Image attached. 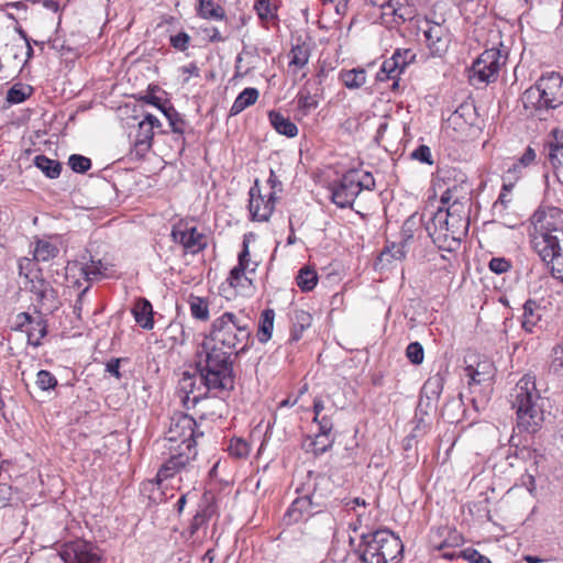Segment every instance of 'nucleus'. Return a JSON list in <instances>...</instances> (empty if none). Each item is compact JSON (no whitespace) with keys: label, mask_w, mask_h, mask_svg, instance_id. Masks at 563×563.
I'll return each mask as SVG.
<instances>
[{"label":"nucleus","mask_w":563,"mask_h":563,"mask_svg":"<svg viewBox=\"0 0 563 563\" xmlns=\"http://www.w3.org/2000/svg\"><path fill=\"white\" fill-rule=\"evenodd\" d=\"M552 366L554 371L563 372V344L554 349Z\"/></svg>","instance_id":"63"},{"label":"nucleus","mask_w":563,"mask_h":563,"mask_svg":"<svg viewBox=\"0 0 563 563\" xmlns=\"http://www.w3.org/2000/svg\"><path fill=\"white\" fill-rule=\"evenodd\" d=\"M194 383H192V377L191 376H185L183 378V386L181 388L186 390L187 393V400H190L192 401V404L196 406L198 404H201L206 400V397L205 395H201V394H194V389L190 388V390H187L188 386L192 387Z\"/></svg>","instance_id":"56"},{"label":"nucleus","mask_w":563,"mask_h":563,"mask_svg":"<svg viewBox=\"0 0 563 563\" xmlns=\"http://www.w3.org/2000/svg\"><path fill=\"white\" fill-rule=\"evenodd\" d=\"M406 255L405 245L393 243L387 246L380 254V260L390 262L391 260H402Z\"/></svg>","instance_id":"46"},{"label":"nucleus","mask_w":563,"mask_h":563,"mask_svg":"<svg viewBox=\"0 0 563 563\" xmlns=\"http://www.w3.org/2000/svg\"><path fill=\"white\" fill-rule=\"evenodd\" d=\"M474 107L470 103H463L461 104L450 117V120L454 123H457L460 119H463L465 122L471 119V117L474 113Z\"/></svg>","instance_id":"55"},{"label":"nucleus","mask_w":563,"mask_h":563,"mask_svg":"<svg viewBox=\"0 0 563 563\" xmlns=\"http://www.w3.org/2000/svg\"><path fill=\"white\" fill-rule=\"evenodd\" d=\"M33 320H34V318L31 314H29L27 312H21L16 316L15 329H19V330L25 329L26 330Z\"/></svg>","instance_id":"62"},{"label":"nucleus","mask_w":563,"mask_h":563,"mask_svg":"<svg viewBox=\"0 0 563 563\" xmlns=\"http://www.w3.org/2000/svg\"><path fill=\"white\" fill-rule=\"evenodd\" d=\"M515 456L523 462L530 463V470H537L541 461L543 460V455L539 453L536 449H531L528 446H523L516 450Z\"/></svg>","instance_id":"40"},{"label":"nucleus","mask_w":563,"mask_h":563,"mask_svg":"<svg viewBox=\"0 0 563 563\" xmlns=\"http://www.w3.org/2000/svg\"><path fill=\"white\" fill-rule=\"evenodd\" d=\"M27 333V342L33 346H38L41 344V340L47 333V324L42 316H37L34 318L30 327L26 329Z\"/></svg>","instance_id":"28"},{"label":"nucleus","mask_w":563,"mask_h":563,"mask_svg":"<svg viewBox=\"0 0 563 563\" xmlns=\"http://www.w3.org/2000/svg\"><path fill=\"white\" fill-rule=\"evenodd\" d=\"M423 35L427 47L433 57H442L448 52L451 33L446 25L426 20Z\"/></svg>","instance_id":"10"},{"label":"nucleus","mask_w":563,"mask_h":563,"mask_svg":"<svg viewBox=\"0 0 563 563\" xmlns=\"http://www.w3.org/2000/svg\"><path fill=\"white\" fill-rule=\"evenodd\" d=\"M406 356L408 360L415 364L419 365L423 362L424 352L423 347L419 342H411L408 344L406 349Z\"/></svg>","instance_id":"48"},{"label":"nucleus","mask_w":563,"mask_h":563,"mask_svg":"<svg viewBox=\"0 0 563 563\" xmlns=\"http://www.w3.org/2000/svg\"><path fill=\"white\" fill-rule=\"evenodd\" d=\"M462 188L453 186L448 188L441 196V203L449 214L451 233L454 235V243L460 242L466 235L470 225V198L467 194L461 195Z\"/></svg>","instance_id":"5"},{"label":"nucleus","mask_w":563,"mask_h":563,"mask_svg":"<svg viewBox=\"0 0 563 563\" xmlns=\"http://www.w3.org/2000/svg\"><path fill=\"white\" fill-rule=\"evenodd\" d=\"M310 58V48L307 44H297L289 52V68H303Z\"/></svg>","instance_id":"27"},{"label":"nucleus","mask_w":563,"mask_h":563,"mask_svg":"<svg viewBox=\"0 0 563 563\" xmlns=\"http://www.w3.org/2000/svg\"><path fill=\"white\" fill-rule=\"evenodd\" d=\"M462 558L471 563H492V561L481 554L477 550L468 548L461 551Z\"/></svg>","instance_id":"58"},{"label":"nucleus","mask_w":563,"mask_h":563,"mask_svg":"<svg viewBox=\"0 0 563 563\" xmlns=\"http://www.w3.org/2000/svg\"><path fill=\"white\" fill-rule=\"evenodd\" d=\"M162 112L167 118L174 133L183 134L185 132L186 122L174 107L162 108Z\"/></svg>","instance_id":"42"},{"label":"nucleus","mask_w":563,"mask_h":563,"mask_svg":"<svg viewBox=\"0 0 563 563\" xmlns=\"http://www.w3.org/2000/svg\"><path fill=\"white\" fill-rule=\"evenodd\" d=\"M189 307L191 316L201 321H206L209 318L208 302L201 297L191 296L189 299Z\"/></svg>","instance_id":"41"},{"label":"nucleus","mask_w":563,"mask_h":563,"mask_svg":"<svg viewBox=\"0 0 563 563\" xmlns=\"http://www.w3.org/2000/svg\"><path fill=\"white\" fill-rule=\"evenodd\" d=\"M360 192L363 189L372 190L375 186L373 176L369 173L358 174Z\"/></svg>","instance_id":"64"},{"label":"nucleus","mask_w":563,"mask_h":563,"mask_svg":"<svg viewBox=\"0 0 563 563\" xmlns=\"http://www.w3.org/2000/svg\"><path fill=\"white\" fill-rule=\"evenodd\" d=\"M250 205L249 209L252 214V219L256 221H268L271 218L274 207H275V197L274 194L271 192L268 198L265 199L261 194L257 187V181L255 186L250 190Z\"/></svg>","instance_id":"17"},{"label":"nucleus","mask_w":563,"mask_h":563,"mask_svg":"<svg viewBox=\"0 0 563 563\" xmlns=\"http://www.w3.org/2000/svg\"><path fill=\"white\" fill-rule=\"evenodd\" d=\"M252 323L243 311H225L213 319L196 361L200 382L208 391L218 395L234 388V360L249 350Z\"/></svg>","instance_id":"1"},{"label":"nucleus","mask_w":563,"mask_h":563,"mask_svg":"<svg viewBox=\"0 0 563 563\" xmlns=\"http://www.w3.org/2000/svg\"><path fill=\"white\" fill-rule=\"evenodd\" d=\"M165 448L169 451V457L157 472L158 482L170 478L176 473L180 472H185L186 474L191 472L197 473L192 465L197 455L196 449H178V446L175 445H167Z\"/></svg>","instance_id":"7"},{"label":"nucleus","mask_w":563,"mask_h":563,"mask_svg":"<svg viewBox=\"0 0 563 563\" xmlns=\"http://www.w3.org/2000/svg\"><path fill=\"white\" fill-rule=\"evenodd\" d=\"M58 254V249L48 241L40 240L34 250L36 261L48 262Z\"/></svg>","instance_id":"39"},{"label":"nucleus","mask_w":563,"mask_h":563,"mask_svg":"<svg viewBox=\"0 0 563 563\" xmlns=\"http://www.w3.org/2000/svg\"><path fill=\"white\" fill-rule=\"evenodd\" d=\"M438 534L440 537L446 534V537L440 542H435L434 540H432L431 542L433 550L455 549L461 547L464 542L462 534L459 533L456 530L442 528L438 530Z\"/></svg>","instance_id":"26"},{"label":"nucleus","mask_w":563,"mask_h":563,"mask_svg":"<svg viewBox=\"0 0 563 563\" xmlns=\"http://www.w3.org/2000/svg\"><path fill=\"white\" fill-rule=\"evenodd\" d=\"M536 156V151L530 146L527 147L521 157L508 167L507 174L517 177V175L521 173L522 168L530 166L534 162Z\"/></svg>","instance_id":"38"},{"label":"nucleus","mask_w":563,"mask_h":563,"mask_svg":"<svg viewBox=\"0 0 563 563\" xmlns=\"http://www.w3.org/2000/svg\"><path fill=\"white\" fill-rule=\"evenodd\" d=\"M384 15H393L396 23L411 21L416 15V9L408 0H388L382 5Z\"/></svg>","instance_id":"19"},{"label":"nucleus","mask_w":563,"mask_h":563,"mask_svg":"<svg viewBox=\"0 0 563 563\" xmlns=\"http://www.w3.org/2000/svg\"><path fill=\"white\" fill-rule=\"evenodd\" d=\"M322 95L321 80H308L296 96L298 112L308 115L318 108Z\"/></svg>","instance_id":"15"},{"label":"nucleus","mask_w":563,"mask_h":563,"mask_svg":"<svg viewBox=\"0 0 563 563\" xmlns=\"http://www.w3.org/2000/svg\"><path fill=\"white\" fill-rule=\"evenodd\" d=\"M379 541V553L383 563H397L402 553L401 540L387 529L376 530Z\"/></svg>","instance_id":"16"},{"label":"nucleus","mask_w":563,"mask_h":563,"mask_svg":"<svg viewBox=\"0 0 563 563\" xmlns=\"http://www.w3.org/2000/svg\"><path fill=\"white\" fill-rule=\"evenodd\" d=\"M159 125H161V122L155 115L146 114L145 119L142 122H140V124H139V131H142L143 129L148 128L150 134H146L145 139L152 140L153 135H154L153 129L155 126H159Z\"/></svg>","instance_id":"61"},{"label":"nucleus","mask_w":563,"mask_h":563,"mask_svg":"<svg viewBox=\"0 0 563 563\" xmlns=\"http://www.w3.org/2000/svg\"><path fill=\"white\" fill-rule=\"evenodd\" d=\"M172 236L190 254H197L207 247V236L188 223L180 222L174 225Z\"/></svg>","instance_id":"11"},{"label":"nucleus","mask_w":563,"mask_h":563,"mask_svg":"<svg viewBox=\"0 0 563 563\" xmlns=\"http://www.w3.org/2000/svg\"><path fill=\"white\" fill-rule=\"evenodd\" d=\"M340 78L343 85L349 89H356L366 82V73L361 68H353L350 70H342Z\"/></svg>","instance_id":"31"},{"label":"nucleus","mask_w":563,"mask_h":563,"mask_svg":"<svg viewBox=\"0 0 563 563\" xmlns=\"http://www.w3.org/2000/svg\"><path fill=\"white\" fill-rule=\"evenodd\" d=\"M190 36L186 32H179L176 35L170 36V44L174 48L184 52L188 48Z\"/></svg>","instance_id":"59"},{"label":"nucleus","mask_w":563,"mask_h":563,"mask_svg":"<svg viewBox=\"0 0 563 563\" xmlns=\"http://www.w3.org/2000/svg\"><path fill=\"white\" fill-rule=\"evenodd\" d=\"M196 421L192 417L177 412L172 416L168 430L163 440V446L175 445L178 449H196L197 438L203 435L196 430Z\"/></svg>","instance_id":"6"},{"label":"nucleus","mask_w":563,"mask_h":563,"mask_svg":"<svg viewBox=\"0 0 563 563\" xmlns=\"http://www.w3.org/2000/svg\"><path fill=\"white\" fill-rule=\"evenodd\" d=\"M291 321V340L298 341L301 339L302 332L311 325L312 316L301 309H295L290 313Z\"/></svg>","instance_id":"22"},{"label":"nucleus","mask_w":563,"mask_h":563,"mask_svg":"<svg viewBox=\"0 0 563 563\" xmlns=\"http://www.w3.org/2000/svg\"><path fill=\"white\" fill-rule=\"evenodd\" d=\"M379 541L376 531L361 534L357 548L358 558L363 563H383L379 553Z\"/></svg>","instance_id":"18"},{"label":"nucleus","mask_w":563,"mask_h":563,"mask_svg":"<svg viewBox=\"0 0 563 563\" xmlns=\"http://www.w3.org/2000/svg\"><path fill=\"white\" fill-rule=\"evenodd\" d=\"M65 563H101L100 555L91 543L76 540L66 544L60 553Z\"/></svg>","instance_id":"14"},{"label":"nucleus","mask_w":563,"mask_h":563,"mask_svg":"<svg viewBox=\"0 0 563 563\" xmlns=\"http://www.w3.org/2000/svg\"><path fill=\"white\" fill-rule=\"evenodd\" d=\"M211 517V508L209 506L205 507L200 511H197V514L194 516L188 530L186 533H188V538H192L197 531L208 522V520Z\"/></svg>","instance_id":"43"},{"label":"nucleus","mask_w":563,"mask_h":563,"mask_svg":"<svg viewBox=\"0 0 563 563\" xmlns=\"http://www.w3.org/2000/svg\"><path fill=\"white\" fill-rule=\"evenodd\" d=\"M318 283L316 271L309 267H302L297 276V285L302 291L312 290Z\"/></svg>","instance_id":"36"},{"label":"nucleus","mask_w":563,"mask_h":563,"mask_svg":"<svg viewBox=\"0 0 563 563\" xmlns=\"http://www.w3.org/2000/svg\"><path fill=\"white\" fill-rule=\"evenodd\" d=\"M505 64V58L497 48L484 51L473 63L471 68V80L473 82L488 84L495 81L498 77L500 67Z\"/></svg>","instance_id":"8"},{"label":"nucleus","mask_w":563,"mask_h":563,"mask_svg":"<svg viewBox=\"0 0 563 563\" xmlns=\"http://www.w3.org/2000/svg\"><path fill=\"white\" fill-rule=\"evenodd\" d=\"M229 452L235 457H245L250 453V445L242 439H235L231 441Z\"/></svg>","instance_id":"51"},{"label":"nucleus","mask_w":563,"mask_h":563,"mask_svg":"<svg viewBox=\"0 0 563 563\" xmlns=\"http://www.w3.org/2000/svg\"><path fill=\"white\" fill-rule=\"evenodd\" d=\"M269 122L273 128L279 133L287 137H295L298 134L297 125L290 121L289 118L284 117L277 111H271L268 113Z\"/></svg>","instance_id":"23"},{"label":"nucleus","mask_w":563,"mask_h":563,"mask_svg":"<svg viewBox=\"0 0 563 563\" xmlns=\"http://www.w3.org/2000/svg\"><path fill=\"white\" fill-rule=\"evenodd\" d=\"M274 318L275 312L273 309H265L262 312L257 332L258 341L261 343H266L272 338L274 329Z\"/></svg>","instance_id":"30"},{"label":"nucleus","mask_w":563,"mask_h":563,"mask_svg":"<svg viewBox=\"0 0 563 563\" xmlns=\"http://www.w3.org/2000/svg\"><path fill=\"white\" fill-rule=\"evenodd\" d=\"M132 313L136 323L145 330H151L154 327L153 307L146 298H139L133 308Z\"/></svg>","instance_id":"20"},{"label":"nucleus","mask_w":563,"mask_h":563,"mask_svg":"<svg viewBox=\"0 0 563 563\" xmlns=\"http://www.w3.org/2000/svg\"><path fill=\"white\" fill-rule=\"evenodd\" d=\"M36 385L42 390H49L55 388L57 379L51 372L41 369L36 375Z\"/></svg>","instance_id":"49"},{"label":"nucleus","mask_w":563,"mask_h":563,"mask_svg":"<svg viewBox=\"0 0 563 563\" xmlns=\"http://www.w3.org/2000/svg\"><path fill=\"white\" fill-rule=\"evenodd\" d=\"M333 444V440L330 438V434L320 432L317 433L313 438L306 437L302 441V449L306 452H311L316 456L325 453Z\"/></svg>","instance_id":"21"},{"label":"nucleus","mask_w":563,"mask_h":563,"mask_svg":"<svg viewBox=\"0 0 563 563\" xmlns=\"http://www.w3.org/2000/svg\"><path fill=\"white\" fill-rule=\"evenodd\" d=\"M247 272V268L243 267L242 265H236L233 267L230 272V275L228 277V282L232 287H239L242 286V280L251 283V279H249L245 274Z\"/></svg>","instance_id":"50"},{"label":"nucleus","mask_w":563,"mask_h":563,"mask_svg":"<svg viewBox=\"0 0 563 563\" xmlns=\"http://www.w3.org/2000/svg\"><path fill=\"white\" fill-rule=\"evenodd\" d=\"M522 102L526 109H545L543 97L537 82L523 92Z\"/></svg>","instance_id":"35"},{"label":"nucleus","mask_w":563,"mask_h":563,"mask_svg":"<svg viewBox=\"0 0 563 563\" xmlns=\"http://www.w3.org/2000/svg\"><path fill=\"white\" fill-rule=\"evenodd\" d=\"M34 165L41 169L48 178H57L62 172V164L58 161L51 159L45 155H37L34 158Z\"/></svg>","instance_id":"32"},{"label":"nucleus","mask_w":563,"mask_h":563,"mask_svg":"<svg viewBox=\"0 0 563 563\" xmlns=\"http://www.w3.org/2000/svg\"><path fill=\"white\" fill-rule=\"evenodd\" d=\"M489 269L496 274H503L510 269L511 264L504 257H493L489 261Z\"/></svg>","instance_id":"60"},{"label":"nucleus","mask_w":563,"mask_h":563,"mask_svg":"<svg viewBox=\"0 0 563 563\" xmlns=\"http://www.w3.org/2000/svg\"><path fill=\"white\" fill-rule=\"evenodd\" d=\"M360 194L358 173L349 172L331 188V200L339 208H351Z\"/></svg>","instance_id":"9"},{"label":"nucleus","mask_w":563,"mask_h":563,"mask_svg":"<svg viewBox=\"0 0 563 563\" xmlns=\"http://www.w3.org/2000/svg\"><path fill=\"white\" fill-rule=\"evenodd\" d=\"M410 157L423 164H433L431 150L428 145L424 144L419 145L415 151H412Z\"/></svg>","instance_id":"52"},{"label":"nucleus","mask_w":563,"mask_h":563,"mask_svg":"<svg viewBox=\"0 0 563 563\" xmlns=\"http://www.w3.org/2000/svg\"><path fill=\"white\" fill-rule=\"evenodd\" d=\"M68 165L75 173L82 174L90 169L91 161L86 156L73 154L68 158Z\"/></svg>","instance_id":"45"},{"label":"nucleus","mask_w":563,"mask_h":563,"mask_svg":"<svg viewBox=\"0 0 563 563\" xmlns=\"http://www.w3.org/2000/svg\"><path fill=\"white\" fill-rule=\"evenodd\" d=\"M250 263H251V261H250V252H249V240H247V236L245 235L244 240H243V250L239 254L238 265H242L243 267L247 268V272L254 273L257 267V263H253V267H251V268H250Z\"/></svg>","instance_id":"57"},{"label":"nucleus","mask_w":563,"mask_h":563,"mask_svg":"<svg viewBox=\"0 0 563 563\" xmlns=\"http://www.w3.org/2000/svg\"><path fill=\"white\" fill-rule=\"evenodd\" d=\"M31 291L35 292L41 301H54L55 299V290L49 287L43 279H40L36 284H33Z\"/></svg>","instance_id":"47"},{"label":"nucleus","mask_w":563,"mask_h":563,"mask_svg":"<svg viewBox=\"0 0 563 563\" xmlns=\"http://www.w3.org/2000/svg\"><path fill=\"white\" fill-rule=\"evenodd\" d=\"M254 10L261 20H271L275 16V9L271 5L268 0L256 1L254 4Z\"/></svg>","instance_id":"53"},{"label":"nucleus","mask_w":563,"mask_h":563,"mask_svg":"<svg viewBox=\"0 0 563 563\" xmlns=\"http://www.w3.org/2000/svg\"><path fill=\"white\" fill-rule=\"evenodd\" d=\"M260 92L256 88H245L243 91L239 93L235 98L231 109L230 114L236 115L244 111L250 106H253L258 99Z\"/></svg>","instance_id":"25"},{"label":"nucleus","mask_w":563,"mask_h":563,"mask_svg":"<svg viewBox=\"0 0 563 563\" xmlns=\"http://www.w3.org/2000/svg\"><path fill=\"white\" fill-rule=\"evenodd\" d=\"M398 62H393L390 58L386 59L379 71L377 73V79L379 81L393 80L391 88L396 89L398 87L400 70L397 68Z\"/></svg>","instance_id":"33"},{"label":"nucleus","mask_w":563,"mask_h":563,"mask_svg":"<svg viewBox=\"0 0 563 563\" xmlns=\"http://www.w3.org/2000/svg\"><path fill=\"white\" fill-rule=\"evenodd\" d=\"M32 91L33 88L29 85L15 84L8 90L7 101L12 104L21 103L31 96Z\"/></svg>","instance_id":"37"},{"label":"nucleus","mask_w":563,"mask_h":563,"mask_svg":"<svg viewBox=\"0 0 563 563\" xmlns=\"http://www.w3.org/2000/svg\"><path fill=\"white\" fill-rule=\"evenodd\" d=\"M530 242L549 273L563 262V210L541 203L530 217Z\"/></svg>","instance_id":"2"},{"label":"nucleus","mask_w":563,"mask_h":563,"mask_svg":"<svg viewBox=\"0 0 563 563\" xmlns=\"http://www.w3.org/2000/svg\"><path fill=\"white\" fill-rule=\"evenodd\" d=\"M543 97L545 110L555 109L563 103V78L558 73L543 75L537 81Z\"/></svg>","instance_id":"13"},{"label":"nucleus","mask_w":563,"mask_h":563,"mask_svg":"<svg viewBox=\"0 0 563 563\" xmlns=\"http://www.w3.org/2000/svg\"><path fill=\"white\" fill-rule=\"evenodd\" d=\"M553 141L549 143V161L554 168L563 166V134L553 131Z\"/></svg>","instance_id":"29"},{"label":"nucleus","mask_w":563,"mask_h":563,"mask_svg":"<svg viewBox=\"0 0 563 563\" xmlns=\"http://www.w3.org/2000/svg\"><path fill=\"white\" fill-rule=\"evenodd\" d=\"M198 1V13L203 19L223 20L225 12L222 7H212L210 10H205V4H210V0H197Z\"/></svg>","instance_id":"44"},{"label":"nucleus","mask_w":563,"mask_h":563,"mask_svg":"<svg viewBox=\"0 0 563 563\" xmlns=\"http://www.w3.org/2000/svg\"><path fill=\"white\" fill-rule=\"evenodd\" d=\"M82 274L88 280H97L101 277L108 276L109 267L103 264L101 260H90L81 267Z\"/></svg>","instance_id":"34"},{"label":"nucleus","mask_w":563,"mask_h":563,"mask_svg":"<svg viewBox=\"0 0 563 563\" xmlns=\"http://www.w3.org/2000/svg\"><path fill=\"white\" fill-rule=\"evenodd\" d=\"M331 481L328 476L317 474L313 477L312 489L308 488V493L296 498L287 510L286 516L289 522H298L306 516L310 517L319 514L325 508V499L331 493Z\"/></svg>","instance_id":"4"},{"label":"nucleus","mask_w":563,"mask_h":563,"mask_svg":"<svg viewBox=\"0 0 563 563\" xmlns=\"http://www.w3.org/2000/svg\"><path fill=\"white\" fill-rule=\"evenodd\" d=\"M448 216L443 207H439L435 212H430L428 220H426L427 213L422 214L428 235L435 244H439L440 247H442V243L446 242L449 239L454 242V235L451 233Z\"/></svg>","instance_id":"12"},{"label":"nucleus","mask_w":563,"mask_h":563,"mask_svg":"<svg viewBox=\"0 0 563 563\" xmlns=\"http://www.w3.org/2000/svg\"><path fill=\"white\" fill-rule=\"evenodd\" d=\"M415 58V54L410 49H405L404 52H400L397 49L390 59L393 62H398L397 68L402 73L406 68V66Z\"/></svg>","instance_id":"54"},{"label":"nucleus","mask_w":563,"mask_h":563,"mask_svg":"<svg viewBox=\"0 0 563 563\" xmlns=\"http://www.w3.org/2000/svg\"><path fill=\"white\" fill-rule=\"evenodd\" d=\"M540 306L534 300H527L523 305L522 328L527 332H533L541 320Z\"/></svg>","instance_id":"24"},{"label":"nucleus","mask_w":563,"mask_h":563,"mask_svg":"<svg viewBox=\"0 0 563 563\" xmlns=\"http://www.w3.org/2000/svg\"><path fill=\"white\" fill-rule=\"evenodd\" d=\"M510 404L516 410L517 428L519 431L533 434L544 421V398L536 386V376L523 375L510 393Z\"/></svg>","instance_id":"3"}]
</instances>
